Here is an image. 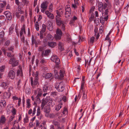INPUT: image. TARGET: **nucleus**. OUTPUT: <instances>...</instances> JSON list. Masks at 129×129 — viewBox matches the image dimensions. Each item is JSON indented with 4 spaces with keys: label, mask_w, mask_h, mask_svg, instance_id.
<instances>
[{
    "label": "nucleus",
    "mask_w": 129,
    "mask_h": 129,
    "mask_svg": "<svg viewBox=\"0 0 129 129\" xmlns=\"http://www.w3.org/2000/svg\"><path fill=\"white\" fill-rule=\"evenodd\" d=\"M42 92V90L40 88H38L36 90H34L35 95H36L37 94V95L35 98V101H34V104H39L40 103L41 100L40 97H41Z\"/></svg>",
    "instance_id": "1"
},
{
    "label": "nucleus",
    "mask_w": 129,
    "mask_h": 129,
    "mask_svg": "<svg viewBox=\"0 0 129 129\" xmlns=\"http://www.w3.org/2000/svg\"><path fill=\"white\" fill-rule=\"evenodd\" d=\"M65 85L63 82H58L55 85V88L59 92L63 91L64 89Z\"/></svg>",
    "instance_id": "2"
},
{
    "label": "nucleus",
    "mask_w": 129,
    "mask_h": 129,
    "mask_svg": "<svg viewBox=\"0 0 129 129\" xmlns=\"http://www.w3.org/2000/svg\"><path fill=\"white\" fill-rule=\"evenodd\" d=\"M62 34V33L61 30L57 28L56 31V34H55V37L56 40H59L61 39V36Z\"/></svg>",
    "instance_id": "3"
},
{
    "label": "nucleus",
    "mask_w": 129,
    "mask_h": 129,
    "mask_svg": "<svg viewBox=\"0 0 129 129\" xmlns=\"http://www.w3.org/2000/svg\"><path fill=\"white\" fill-rule=\"evenodd\" d=\"M9 63L12 64V66L13 67H14L18 65V61L17 60H15V58L13 57H11L10 59Z\"/></svg>",
    "instance_id": "4"
},
{
    "label": "nucleus",
    "mask_w": 129,
    "mask_h": 129,
    "mask_svg": "<svg viewBox=\"0 0 129 129\" xmlns=\"http://www.w3.org/2000/svg\"><path fill=\"white\" fill-rule=\"evenodd\" d=\"M65 11V16L67 18H69L70 17L71 13V10L70 8L69 7V6L67 5L66 6Z\"/></svg>",
    "instance_id": "5"
},
{
    "label": "nucleus",
    "mask_w": 129,
    "mask_h": 129,
    "mask_svg": "<svg viewBox=\"0 0 129 129\" xmlns=\"http://www.w3.org/2000/svg\"><path fill=\"white\" fill-rule=\"evenodd\" d=\"M51 60L52 61L55 62L56 65H58L60 63V59L56 55H53L51 58Z\"/></svg>",
    "instance_id": "6"
},
{
    "label": "nucleus",
    "mask_w": 129,
    "mask_h": 129,
    "mask_svg": "<svg viewBox=\"0 0 129 129\" xmlns=\"http://www.w3.org/2000/svg\"><path fill=\"white\" fill-rule=\"evenodd\" d=\"M56 21L57 25L59 26L64 23V22L61 20L60 18L57 16H56Z\"/></svg>",
    "instance_id": "7"
},
{
    "label": "nucleus",
    "mask_w": 129,
    "mask_h": 129,
    "mask_svg": "<svg viewBox=\"0 0 129 129\" xmlns=\"http://www.w3.org/2000/svg\"><path fill=\"white\" fill-rule=\"evenodd\" d=\"M15 77V73L14 71L12 70H10L8 74V77L12 80L14 79Z\"/></svg>",
    "instance_id": "8"
},
{
    "label": "nucleus",
    "mask_w": 129,
    "mask_h": 129,
    "mask_svg": "<svg viewBox=\"0 0 129 129\" xmlns=\"http://www.w3.org/2000/svg\"><path fill=\"white\" fill-rule=\"evenodd\" d=\"M111 7V3L109 2H106V3L103 4L102 6L103 9H105L107 8V9H110Z\"/></svg>",
    "instance_id": "9"
},
{
    "label": "nucleus",
    "mask_w": 129,
    "mask_h": 129,
    "mask_svg": "<svg viewBox=\"0 0 129 129\" xmlns=\"http://www.w3.org/2000/svg\"><path fill=\"white\" fill-rule=\"evenodd\" d=\"M45 14L47 15L48 17L52 19L54 18V16L53 14L51 13L48 11H46L45 12Z\"/></svg>",
    "instance_id": "10"
},
{
    "label": "nucleus",
    "mask_w": 129,
    "mask_h": 129,
    "mask_svg": "<svg viewBox=\"0 0 129 129\" xmlns=\"http://www.w3.org/2000/svg\"><path fill=\"white\" fill-rule=\"evenodd\" d=\"M45 78L46 79H49L51 81L53 78V77L51 73H48L45 75Z\"/></svg>",
    "instance_id": "11"
},
{
    "label": "nucleus",
    "mask_w": 129,
    "mask_h": 129,
    "mask_svg": "<svg viewBox=\"0 0 129 129\" xmlns=\"http://www.w3.org/2000/svg\"><path fill=\"white\" fill-rule=\"evenodd\" d=\"M30 82L31 85L33 89H34L36 88V85L38 83V81H33L32 78H31L30 79Z\"/></svg>",
    "instance_id": "12"
},
{
    "label": "nucleus",
    "mask_w": 129,
    "mask_h": 129,
    "mask_svg": "<svg viewBox=\"0 0 129 129\" xmlns=\"http://www.w3.org/2000/svg\"><path fill=\"white\" fill-rule=\"evenodd\" d=\"M6 120V119L4 115H2L1 117L0 125H2L4 124L5 123Z\"/></svg>",
    "instance_id": "13"
},
{
    "label": "nucleus",
    "mask_w": 129,
    "mask_h": 129,
    "mask_svg": "<svg viewBox=\"0 0 129 129\" xmlns=\"http://www.w3.org/2000/svg\"><path fill=\"white\" fill-rule=\"evenodd\" d=\"M47 28L50 31H52L53 28L52 26V23L50 21H48V24L47 25Z\"/></svg>",
    "instance_id": "14"
},
{
    "label": "nucleus",
    "mask_w": 129,
    "mask_h": 129,
    "mask_svg": "<svg viewBox=\"0 0 129 129\" xmlns=\"http://www.w3.org/2000/svg\"><path fill=\"white\" fill-rule=\"evenodd\" d=\"M50 111V107L49 106H45L44 109V112L46 114L45 116L47 117L48 115V114Z\"/></svg>",
    "instance_id": "15"
},
{
    "label": "nucleus",
    "mask_w": 129,
    "mask_h": 129,
    "mask_svg": "<svg viewBox=\"0 0 129 129\" xmlns=\"http://www.w3.org/2000/svg\"><path fill=\"white\" fill-rule=\"evenodd\" d=\"M50 52V50L48 49H46L44 53V52H42L41 54V56L43 57L44 56H46L49 55V53Z\"/></svg>",
    "instance_id": "16"
},
{
    "label": "nucleus",
    "mask_w": 129,
    "mask_h": 129,
    "mask_svg": "<svg viewBox=\"0 0 129 129\" xmlns=\"http://www.w3.org/2000/svg\"><path fill=\"white\" fill-rule=\"evenodd\" d=\"M56 42H48V46L52 48L54 47L56 45Z\"/></svg>",
    "instance_id": "17"
},
{
    "label": "nucleus",
    "mask_w": 129,
    "mask_h": 129,
    "mask_svg": "<svg viewBox=\"0 0 129 129\" xmlns=\"http://www.w3.org/2000/svg\"><path fill=\"white\" fill-rule=\"evenodd\" d=\"M58 48L60 51H62L64 50L63 47V44L62 43L59 42L58 44Z\"/></svg>",
    "instance_id": "18"
},
{
    "label": "nucleus",
    "mask_w": 129,
    "mask_h": 129,
    "mask_svg": "<svg viewBox=\"0 0 129 129\" xmlns=\"http://www.w3.org/2000/svg\"><path fill=\"white\" fill-rule=\"evenodd\" d=\"M109 9H106L104 12V15H105V16L104 17V19L106 21H107L108 19V13L109 12Z\"/></svg>",
    "instance_id": "19"
},
{
    "label": "nucleus",
    "mask_w": 129,
    "mask_h": 129,
    "mask_svg": "<svg viewBox=\"0 0 129 129\" xmlns=\"http://www.w3.org/2000/svg\"><path fill=\"white\" fill-rule=\"evenodd\" d=\"M6 2H4L3 3L0 4V13L2 12L3 10L4 7L6 6Z\"/></svg>",
    "instance_id": "20"
},
{
    "label": "nucleus",
    "mask_w": 129,
    "mask_h": 129,
    "mask_svg": "<svg viewBox=\"0 0 129 129\" xmlns=\"http://www.w3.org/2000/svg\"><path fill=\"white\" fill-rule=\"evenodd\" d=\"M25 34V27L24 25L23 26L20 31V37L23 36V32Z\"/></svg>",
    "instance_id": "21"
},
{
    "label": "nucleus",
    "mask_w": 129,
    "mask_h": 129,
    "mask_svg": "<svg viewBox=\"0 0 129 129\" xmlns=\"http://www.w3.org/2000/svg\"><path fill=\"white\" fill-rule=\"evenodd\" d=\"M8 83L6 82H3L1 84L2 86L5 89H6L8 88Z\"/></svg>",
    "instance_id": "22"
},
{
    "label": "nucleus",
    "mask_w": 129,
    "mask_h": 129,
    "mask_svg": "<svg viewBox=\"0 0 129 129\" xmlns=\"http://www.w3.org/2000/svg\"><path fill=\"white\" fill-rule=\"evenodd\" d=\"M62 104L61 102L59 103L56 106L55 108V110L57 111H58L62 107L61 105Z\"/></svg>",
    "instance_id": "23"
},
{
    "label": "nucleus",
    "mask_w": 129,
    "mask_h": 129,
    "mask_svg": "<svg viewBox=\"0 0 129 129\" xmlns=\"http://www.w3.org/2000/svg\"><path fill=\"white\" fill-rule=\"evenodd\" d=\"M46 2H43L41 4V7L43 9H46L47 8V5H46Z\"/></svg>",
    "instance_id": "24"
},
{
    "label": "nucleus",
    "mask_w": 129,
    "mask_h": 129,
    "mask_svg": "<svg viewBox=\"0 0 129 129\" xmlns=\"http://www.w3.org/2000/svg\"><path fill=\"white\" fill-rule=\"evenodd\" d=\"M20 76V78L21 79L23 77V72H21L19 70H18L17 72V76Z\"/></svg>",
    "instance_id": "25"
},
{
    "label": "nucleus",
    "mask_w": 129,
    "mask_h": 129,
    "mask_svg": "<svg viewBox=\"0 0 129 129\" xmlns=\"http://www.w3.org/2000/svg\"><path fill=\"white\" fill-rule=\"evenodd\" d=\"M78 1L79 0H74V4H73V8L75 9L77 8L79 5L78 2Z\"/></svg>",
    "instance_id": "26"
},
{
    "label": "nucleus",
    "mask_w": 129,
    "mask_h": 129,
    "mask_svg": "<svg viewBox=\"0 0 129 129\" xmlns=\"http://www.w3.org/2000/svg\"><path fill=\"white\" fill-rule=\"evenodd\" d=\"M6 101H1L0 102V106L1 107H4L6 105Z\"/></svg>",
    "instance_id": "27"
},
{
    "label": "nucleus",
    "mask_w": 129,
    "mask_h": 129,
    "mask_svg": "<svg viewBox=\"0 0 129 129\" xmlns=\"http://www.w3.org/2000/svg\"><path fill=\"white\" fill-rule=\"evenodd\" d=\"M42 28L40 31V33H44L46 30V26L45 24H43L42 25Z\"/></svg>",
    "instance_id": "28"
},
{
    "label": "nucleus",
    "mask_w": 129,
    "mask_h": 129,
    "mask_svg": "<svg viewBox=\"0 0 129 129\" xmlns=\"http://www.w3.org/2000/svg\"><path fill=\"white\" fill-rule=\"evenodd\" d=\"M48 102V101H45L44 99H43L42 102L41 107L43 108L46 104Z\"/></svg>",
    "instance_id": "29"
},
{
    "label": "nucleus",
    "mask_w": 129,
    "mask_h": 129,
    "mask_svg": "<svg viewBox=\"0 0 129 129\" xmlns=\"http://www.w3.org/2000/svg\"><path fill=\"white\" fill-rule=\"evenodd\" d=\"M54 76L56 79H59V73L57 72V70H55L54 71Z\"/></svg>",
    "instance_id": "30"
},
{
    "label": "nucleus",
    "mask_w": 129,
    "mask_h": 129,
    "mask_svg": "<svg viewBox=\"0 0 129 129\" xmlns=\"http://www.w3.org/2000/svg\"><path fill=\"white\" fill-rule=\"evenodd\" d=\"M43 90L44 92H47L48 90V87L47 85H44L43 87Z\"/></svg>",
    "instance_id": "31"
},
{
    "label": "nucleus",
    "mask_w": 129,
    "mask_h": 129,
    "mask_svg": "<svg viewBox=\"0 0 129 129\" xmlns=\"http://www.w3.org/2000/svg\"><path fill=\"white\" fill-rule=\"evenodd\" d=\"M25 92L26 93L28 94H30L31 92V90L29 88L26 87L25 89Z\"/></svg>",
    "instance_id": "32"
},
{
    "label": "nucleus",
    "mask_w": 129,
    "mask_h": 129,
    "mask_svg": "<svg viewBox=\"0 0 129 129\" xmlns=\"http://www.w3.org/2000/svg\"><path fill=\"white\" fill-rule=\"evenodd\" d=\"M35 78L34 81H38V76H39V72L38 71H37L36 74H35Z\"/></svg>",
    "instance_id": "33"
},
{
    "label": "nucleus",
    "mask_w": 129,
    "mask_h": 129,
    "mask_svg": "<svg viewBox=\"0 0 129 129\" xmlns=\"http://www.w3.org/2000/svg\"><path fill=\"white\" fill-rule=\"evenodd\" d=\"M11 14L10 13L8 14L6 16L7 17V19L9 20H11L12 18V16L11 15Z\"/></svg>",
    "instance_id": "34"
},
{
    "label": "nucleus",
    "mask_w": 129,
    "mask_h": 129,
    "mask_svg": "<svg viewBox=\"0 0 129 129\" xmlns=\"http://www.w3.org/2000/svg\"><path fill=\"white\" fill-rule=\"evenodd\" d=\"M16 109L15 108L13 107V108L11 111L12 113V115L14 116V115L16 114Z\"/></svg>",
    "instance_id": "35"
},
{
    "label": "nucleus",
    "mask_w": 129,
    "mask_h": 129,
    "mask_svg": "<svg viewBox=\"0 0 129 129\" xmlns=\"http://www.w3.org/2000/svg\"><path fill=\"white\" fill-rule=\"evenodd\" d=\"M74 68H77V69L78 70L77 71H79L80 70V67L79 65H78V64L76 63H75L74 66Z\"/></svg>",
    "instance_id": "36"
},
{
    "label": "nucleus",
    "mask_w": 129,
    "mask_h": 129,
    "mask_svg": "<svg viewBox=\"0 0 129 129\" xmlns=\"http://www.w3.org/2000/svg\"><path fill=\"white\" fill-rule=\"evenodd\" d=\"M35 27L37 30L38 31L39 30V27L38 22V21L36 22L35 24Z\"/></svg>",
    "instance_id": "37"
},
{
    "label": "nucleus",
    "mask_w": 129,
    "mask_h": 129,
    "mask_svg": "<svg viewBox=\"0 0 129 129\" xmlns=\"http://www.w3.org/2000/svg\"><path fill=\"white\" fill-rule=\"evenodd\" d=\"M105 20L104 19V17H103L102 16H101L100 17V22L103 24H104Z\"/></svg>",
    "instance_id": "38"
},
{
    "label": "nucleus",
    "mask_w": 129,
    "mask_h": 129,
    "mask_svg": "<svg viewBox=\"0 0 129 129\" xmlns=\"http://www.w3.org/2000/svg\"><path fill=\"white\" fill-rule=\"evenodd\" d=\"M10 129H20L19 125V124L17 125V126L15 125L13 126Z\"/></svg>",
    "instance_id": "39"
},
{
    "label": "nucleus",
    "mask_w": 129,
    "mask_h": 129,
    "mask_svg": "<svg viewBox=\"0 0 129 129\" xmlns=\"http://www.w3.org/2000/svg\"><path fill=\"white\" fill-rule=\"evenodd\" d=\"M53 5L52 3H51L49 7V9L50 12H52L53 10Z\"/></svg>",
    "instance_id": "40"
},
{
    "label": "nucleus",
    "mask_w": 129,
    "mask_h": 129,
    "mask_svg": "<svg viewBox=\"0 0 129 129\" xmlns=\"http://www.w3.org/2000/svg\"><path fill=\"white\" fill-rule=\"evenodd\" d=\"M63 115L66 114L68 112L67 111V108L66 107H64L63 109V110L62 112Z\"/></svg>",
    "instance_id": "41"
},
{
    "label": "nucleus",
    "mask_w": 129,
    "mask_h": 129,
    "mask_svg": "<svg viewBox=\"0 0 129 129\" xmlns=\"http://www.w3.org/2000/svg\"><path fill=\"white\" fill-rule=\"evenodd\" d=\"M22 2L23 3L24 5H26V6H27L29 2V1L27 0H22Z\"/></svg>",
    "instance_id": "42"
},
{
    "label": "nucleus",
    "mask_w": 129,
    "mask_h": 129,
    "mask_svg": "<svg viewBox=\"0 0 129 129\" xmlns=\"http://www.w3.org/2000/svg\"><path fill=\"white\" fill-rule=\"evenodd\" d=\"M40 114V108L39 107H38L37 112V116H38Z\"/></svg>",
    "instance_id": "43"
},
{
    "label": "nucleus",
    "mask_w": 129,
    "mask_h": 129,
    "mask_svg": "<svg viewBox=\"0 0 129 129\" xmlns=\"http://www.w3.org/2000/svg\"><path fill=\"white\" fill-rule=\"evenodd\" d=\"M21 37V41L24 44H25V37L24 36H22Z\"/></svg>",
    "instance_id": "44"
},
{
    "label": "nucleus",
    "mask_w": 129,
    "mask_h": 129,
    "mask_svg": "<svg viewBox=\"0 0 129 129\" xmlns=\"http://www.w3.org/2000/svg\"><path fill=\"white\" fill-rule=\"evenodd\" d=\"M14 28H13L12 27H10L9 30V35H11L12 33L13 30Z\"/></svg>",
    "instance_id": "45"
},
{
    "label": "nucleus",
    "mask_w": 129,
    "mask_h": 129,
    "mask_svg": "<svg viewBox=\"0 0 129 129\" xmlns=\"http://www.w3.org/2000/svg\"><path fill=\"white\" fill-rule=\"evenodd\" d=\"M4 31L3 30L0 33V38H2L4 36Z\"/></svg>",
    "instance_id": "46"
},
{
    "label": "nucleus",
    "mask_w": 129,
    "mask_h": 129,
    "mask_svg": "<svg viewBox=\"0 0 129 129\" xmlns=\"http://www.w3.org/2000/svg\"><path fill=\"white\" fill-rule=\"evenodd\" d=\"M53 124L55 126H58L59 125V122H58L57 121H53Z\"/></svg>",
    "instance_id": "47"
},
{
    "label": "nucleus",
    "mask_w": 129,
    "mask_h": 129,
    "mask_svg": "<svg viewBox=\"0 0 129 129\" xmlns=\"http://www.w3.org/2000/svg\"><path fill=\"white\" fill-rule=\"evenodd\" d=\"M59 78H60V77H61V78H62L64 77V74L62 72V71L60 70V73H59Z\"/></svg>",
    "instance_id": "48"
},
{
    "label": "nucleus",
    "mask_w": 129,
    "mask_h": 129,
    "mask_svg": "<svg viewBox=\"0 0 129 129\" xmlns=\"http://www.w3.org/2000/svg\"><path fill=\"white\" fill-rule=\"evenodd\" d=\"M85 82H82L80 87L81 90H83L84 89Z\"/></svg>",
    "instance_id": "49"
},
{
    "label": "nucleus",
    "mask_w": 129,
    "mask_h": 129,
    "mask_svg": "<svg viewBox=\"0 0 129 129\" xmlns=\"http://www.w3.org/2000/svg\"><path fill=\"white\" fill-rule=\"evenodd\" d=\"M74 52L75 54L77 56H78L79 55V53L77 51L76 49L75 48H74Z\"/></svg>",
    "instance_id": "50"
},
{
    "label": "nucleus",
    "mask_w": 129,
    "mask_h": 129,
    "mask_svg": "<svg viewBox=\"0 0 129 129\" xmlns=\"http://www.w3.org/2000/svg\"><path fill=\"white\" fill-rule=\"evenodd\" d=\"M83 92V96L82 97L84 99H85L87 98V95L86 94H85V92L82 90Z\"/></svg>",
    "instance_id": "51"
},
{
    "label": "nucleus",
    "mask_w": 129,
    "mask_h": 129,
    "mask_svg": "<svg viewBox=\"0 0 129 129\" xmlns=\"http://www.w3.org/2000/svg\"><path fill=\"white\" fill-rule=\"evenodd\" d=\"M32 41V45H33L34 44H35L36 45V44H37L36 40L35 39H33L31 40Z\"/></svg>",
    "instance_id": "52"
},
{
    "label": "nucleus",
    "mask_w": 129,
    "mask_h": 129,
    "mask_svg": "<svg viewBox=\"0 0 129 129\" xmlns=\"http://www.w3.org/2000/svg\"><path fill=\"white\" fill-rule=\"evenodd\" d=\"M5 68V67L4 66H2L0 67V71L1 72H3L4 71Z\"/></svg>",
    "instance_id": "53"
},
{
    "label": "nucleus",
    "mask_w": 129,
    "mask_h": 129,
    "mask_svg": "<svg viewBox=\"0 0 129 129\" xmlns=\"http://www.w3.org/2000/svg\"><path fill=\"white\" fill-rule=\"evenodd\" d=\"M103 30V26L102 25L100 27L99 30H100V34H102V33Z\"/></svg>",
    "instance_id": "54"
},
{
    "label": "nucleus",
    "mask_w": 129,
    "mask_h": 129,
    "mask_svg": "<svg viewBox=\"0 0 129 129\" xmlns=\"http://www.w3.org/2000/svg\"><path fill=\"white\" fill-rule=\"evenodd\" d=\"M57 93V92H52L51 93V95L53 97H54L56 95Z\"/></svg>",
    "instance_id": "55"
},
{
    "label": "nucleus",
    "mask_w": 129,
    "mask_h": 129,
    "mask_svg": "<svg viewBox=\"0 0 129 129\" xmlns=\"http://www.w3.org/2000/svg\"><path fill=\"white\" fill-rule=\"evenodd\" d=\"M24 122L27 123L28 121V118L27 115L25 117V118L24 119Z\"/></svg>",
    "instance_id": "56"
},
{
    "label": "nucleus",
    "mask_w": 129,
    "mask_h": 129,
    "mask_svg": "<svg viewBox=\"0 0 129 129\" xmlns=\"http://www.w3.org/2000/svg\"><path fill=\"white\" fill-rule=\"evenodd\" d=\"M15 116H11L9 119V122H11L13 120V118H14Z\"/></svg>",
    "instance_id": "57"
},
{
    "label": "nucleus",
    "mask_w": 129,
    "mask_h": 129,
    "mask_svg": "<svg viewBox=\"0 0 129 129\" xmlns=\"http://www.w3.org/2000/svg\"><path fill=\"white\" fill-rule=\"evenodd\" d=\"M21 79H20L19 80L18 83L17 84V88H19L20 87V84L21 82Z\"/></svg>",
    "instance_id": "58"
},
{
    "label": "nucleus",
    "mask_w": 129,
    "mask_h": 129,
    "mask_svg": "<svg viewBox=\"0 0 129 129\" xmlns=\"http://www.w3.org/2000/svg\"><path fill=\"white\" fill-rule=\"evenodd\" d=\"M7 56L8 57H11L12 56V52L9 51L7 52Z\"/></svg>",
    "instance_id": "59"
},
{
    "label": "nucleus",
    "mask_w": 129,
    "mask_h": 129,
    "mask_svg": "<svg viewBox=\"0 0 129 129\" xmlns=\"http://www.w3.org/2000/svg\"><path fill=\"white\" fill-rule=\"evenodd\" d=\"M94 17V14H92L91 15L90 17L89 18V20L90 21H92Z\"/></svg>",
    "instance_id": "60"
},
{
    "label": "nucleus",
    "mask_w": 129,
    "mask_h": 129,
    "mask_svg": "<svg viewBox=\"0 0 129 129\" xmlns=\"http://www.w3.org/2000/svg\"><path fill=\"white\" fill-rule=\"evenodd\" d=\"M39 50L40 51L44 52V48L43 47L41 46L39 48Z\"/></svg>",
    "instance_id": "61"
},
{
    "label": "nucleus",
    "mask_w": 129,
    "mask_h": 129,
    "mask_svg": "<svg viewBox=\"0 0 129 129\" xmlns=\"http://www.w3.org/2000/svg\"><path fill=\"white\" fill-rule=\"evenodd\" d=\"M129 87V85L128 86V87L126 89L125 88L124 90L123 91V93H124L125 94H126L127 91H128V87Z\"/></svg>",
    "instance_id": "62"
},
{
    "label": "nucleus",
    "mask_w": 129,
    "mask_h": 129,
    "mask_svg": "<svg viewBox=\"0 0 129 129\" xmlns=\"http://www.w3.org/2000/svg\"><path fill=\"white\" fill-rule=\"evenodd\" d=\"M94 37H93L91 38L90 40V42L92 43H93L94 41Z\"/></svg>",
    "instance_id": "63"
},
{
    "label": "nucleus",
    "mask_w": 129,
    "mask_h": 129,
    "mask_svg": "<svg viewBox=\"0 0 129 129\" xmlns=\"http://www.w3.org/2000/svg\"><path fill=\"white\" fill-rule=\"evenodd\" d=\"M8 49L9 50L12 51L14 49V46H11L10 47H9Z\"/></svg>",
    "instance_id": "64"
}]
</instances>
